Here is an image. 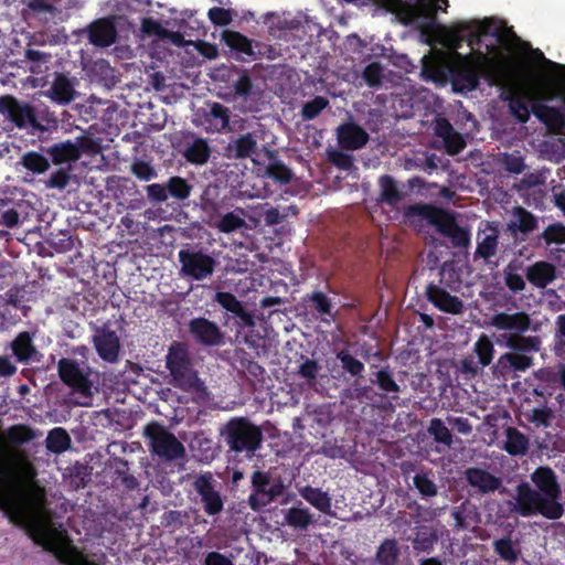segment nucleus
Returning <instances> with one entry per match:
<instances>
[{"mask_svg": "<svg viewBox=\"0 0 565 565\" xmlns=\"http://www.w3.org/2000/svg\"><path fill=\"white\" fill-rule=\"evenodd\" d=\"M489 323L501 331L497 337V344L509 349L492 365V373L504 376L530 370L534 364V354L542 347L539 335H526L532 326L531 316L525 311H501L492 315Z\"/></svg>", "mask_w": 565, "mask_h": 565, "instance_id": "nucleus-1", "label": "nucleus"}, {"mask_svg": "<svg viewBox=\"0 0 565 565\" xmlns=\"http://www.w3.org/2000/svg\"><path fill=\"white\" fill-rule=\"evenodd\" d=\"M531 480L535 488L527 482H521L516 487L515 500L509 501L511 512L521 516L540 514L548 520L562 518V488L554 470L550 467H539L531 475Z\"/></svg>", "mask_w": 565, "mask_h": 565, "instance_id": "nucleus-2", "label": "nucleus"}, {"mask_svg": "<svg viewBox=\"0 0 565 565\" xmlns=\"http://www.w3.org/2000/svg\"><path fill=\"white\" fill-rule=\"evenodd\" d=\"M404 214L407 218L419 216L426 220L440 235L449 238L456 248H467L470 244L469 231L458 224L454 212L449 210L417 203L407 206Z\"/></svg>", "mask_w": 565, "mask_h": 565, "instance_id": "nucleus-3", "label": "nucleus"}, {"mask_svg": "<svg viewBox=\"0 0 565 565\" xmlns=\"http://www.w3.org/2000/svg\"><path fill=\"white\" fill-rule=\"evenodd\" d=\"M220 438L236 455L250 459L264 441L263 430L247 417H232L220 428Z\"/></svg>", "mask_w": 565, "mask_h": 565, "instance_id": "nucleus-4", "label": "nucleus"}, {"mask_svg": "<svg viewBox=\"0 0 565 565\" xmlns=\"http://www.w3.org/2000/svg\"><path fill=\"white\" fill-rule=\"evenodd\" d=\"M166 363L174 387L201 395L205 393L204 383L193 369L188 349L182 343H173L169 348Z\"/></svg>", "mask_w": 565, "mask_h": 565, "instance_id": "nucleus-5", "label": "nucleus"}, {"mask_svg": "<svg viewBox=\"0 0 565 565\" xmlns=\"http://www.w3.org/2000/svg\"><path fill=\"white\" fill-rule=\"evenodd\" d=\"M145 436L149 440L151 452L164 460H177L185 455L183 444L163 425L157 422L146 426Z\"/></svg>", "mask_w": 565, "mask_h": 565, "instance_id": "nucleus-6", "label": "nucleus"}, {"mask_svg": "<svg viewBox=\"0 0 565 565\" xmlns=\"http://www.w3.org/2000/svg\"><path fill=\"white\" fill-rule=\"evenodd\" d=\"M178 259L181 265V275L196 281L211 278L217 265L216 259L202 248L180 249Z\"/></svg>", "mask_w": 565, "mask_h": 565, "instance_id": "nucleus-7", "label": "nucleus"}, {"mask_svg": "<svg viewBox=\"0 0 565 565\" xmlns=\"http://www.w3.org/2000/svg\"><path fill=\"white\" fill-rule=\"evenodd\" d=\"M0 114L19 129L39 128L34 106L12 95L0 96Z\"/></svg>", "mask_w": 565, "mask_h": 565, "instance_id": "nucleus-8", "label": "nucleus"}, {"mask_svg": "<svg viewBox=\"0 0 565 565\" xmlns=\"http://www.w3.org/2000/svg\"><path fill=\"white\" fill-rule=\"evenodd\" d=\"M192 486L200 495L202 508L206 515L214 516L223 511L224 500L216 489L217 482L210 471L198 475Z\"/></svg>", "mask_w": 565, "mask_h": 565, "instance_id": "nucleus-9", "label": "nucleus"}, {"mask_svg": "<svg viewBox=\"0 0 565 565\" xmlns=\"http://www.w3.org/2000/svg\"><path fill=\"white\" fill-rule=\"evenodd\" d=\"M58 376L64 384L85 398L92 397V382L79 364L72 359L62 358L57 363Z\"/></svg>", "mask_w": 565, "mask_h": 565, "instance_id": "nucleus-10", "label": "nucleus"}, {"mask_svg": "<svg viewBox=\"0 0 565 565\" xmlns=\"http://www.w3.org/2000/svg\"><path fill=\"white\" fill-rule=\"evenodd\" d=\"M270 477L267 472L256 470L252 475V486L254 492L248 498V504L254 511H258L276 497L280 494L279 486H271Z\"/></svg>", "mask_w": 565, "mask_h": 565, "instance_id": "nucleus-11", "label": "nucleus"}, {"mask_svg": "<svg viewBox=\"0 0 565 565\" xmlns=\"http://www.w3.org/2000/svg\"><path fill=\"white\" fill-rule=\"evenodd\" d=\"M93 344L103 361L108 363L118 361L121 348L120 339L116 331L111 330L107 323L96 328L93 335Z\"/></svg>", "mask_w": 565, "mask_h": 565, "instance_id": "nucleus-12", "label": "nucleus"}, {"mask_svg": "<svg viewBox=\"0 0 565 565\" xmlns=\"http://www.w3.org/2000/svg\"><path fill=\"white\" fill-rule=\"evenodd\" d=\"M188 328L191 337L201 345L218 347L224 343V335L220 327L204 317L191 319Z\"/></svg>", "mask_w": 565, "mask_h": 565, "instance_id": "nucleus-13", "label": "nucleus"}, {"mask_svg": "<svg viewBox=\"0 0 565 565\" xmlns=\"http://www.w3.org/2000/svg\"><path fill=\"white\" fill-rule=\"evenodd\" d=\"M463 479L475 493L486 495L494 493L502 487V479L479 467H469L463 471Z\"/></svg>", "mask_w": 565, "mask_h": 565, "instance_id": "nucleus-14", "label": "nucleus"}, {"mask_svg": "<svg viewBox=\"0 0 565 565\" xmlns=\"http://www.w3.org/2000/svg\"><path fill=\"white\" fill-rule=\"evenodd\" d=\"M531 111L550 130L556 134H565V96L563 98V109L535 102L531 106Z\"/></svg>", "mask_w": 565, "mask_h": 565, "instance_id": "nucleus-15", "label": "nucleus"}, {"mask_svg": "<svg viewBox=\"0 0 565 565\" xmlns=\"http://www.w3.org/2000/svg\"><path fill=\"white\" fill-rule=\"evenodd\" d=\"M77 79L64 73H55L46 96L58 105H68L76 98Z\"/></svg>", "mask_w": 565, "mask_h": 565, "instance_id": "nucleus-16", "label": "nucleus"}, {"mask_svg": "<svg viewBox=\"0 0 565 565\" xmlns=\"http://www.w3.org/2000/svg\"><path fill=\"white\" fill-rule=\"evenodd\" d=\"M89 43L97 47H107L116 42L117 29L111 19L100 18L87 26Z\"/></svg>", "mask_w": 565, "mask_h": 565, "instance_id": "nucleus-17", "label": "nucleus"}, {"mask_svg": "<svg viewBox=\"0 0 565 565\" xmlns=\"http://www.w3.org/2000/svg\"><path fill=\"white\" fill-rule=\"evenodd\" d=\"M340 147L345 150H359L370 140L367 131L353 121L341 124L337 129Z\"/></svg>", "mask_w": 565, "mask_h": 565, "instance_id": "nucleus-18", "label": "nucleus"}, {"mask_svg": "<svg viewBox=\"0 0 565 565\" xmlns=\"http://www.w3.org/2000/svg\"><path fill=\"white\" fill-rule=\"evenodd\" d=\"M10 349L18 363L40 362L41 353L34 344L33 334L28 331L19 332L11 341Z\"/></svg>", "mask_w": 565, "mask_h": 565, "instance_id": "nucleus-19", "label": "nucleus"}, {"mask_svg": "<svg viewBox=\"0 0 565 565\" xmlns=\"http://www.w3.org/2000/svg\"><path fill=\"white\" fill-rule=\"evenodd\" d=\"M222 41L230 47L231 51L237 54V58L242 61H254L258 58L260 52H256L255 47H258L257 43L255 46L253 45V41L249 40L244 34L233 31L225 30L222 33Z\"/></svg>", "mask_w": 565, "mask_h": 565, "instance_id": "nucleus-20", "label": "nucleus"}, {"mask_svg": "<svg viewBox=\"0 0 565 565\" xmlns=\"http://www.w3.org/2000/svg\"><path fill=\"white\" fill-rule=\"evenodd\" d=\"M426 297L440 311L451 315H460L463 311V302L460 298L450 295L435 284H429L426 287Z\"/></svg>", "mask_w": 565, "mask_h": 565, "instance_id": "nucleus-21", "label": "nucleus"}, {"mask_svg": "<svg viewBox=\"0 0 565 565\" xmlns=\"http://www.w3.org/2000/svg\"><path fill=\"white\" fill-rule=\"evenodd\" d=\"M182 157L193 166H204L211 158L212 149L206 139L191 136L183 143Z\"/></svg>", "mask_w": 565, "mask_h": 565, "instance_id": "nucleus-22", "label": "nucleus"}, {"mask_svg": "<svg viewBox=\"0 0 565 565\" xmlns=\"http://www.w3.org/2000/svg\"><path fill=\"white\" fill-rule=\"evenodd\" d=\"M488 231H479L477 234V248L473 253V259H482L484 263L490 264L491 258L495 256L499 246V232L497 227L488 224Z\"/></svg>", "mask_w": 565, "mask_h": 565, "instance_id": "nucleus-23", "label": "nucleus"}, {"mask_svg": "<svg viewBox=\"0 0 565 565\" xmlns=\"http://www.w3.org/2000/svg\"><path fill=\"white\" fill-rule=\"evenodd\" d=\"M526 279L536 288H546L556 278V267L545 260L536 262L526 268Z\"/></svg>", "mask_w": 565, "mask_h": 565, "instance_id": "nucleus-24", "label": "nucleus"}, {"mask_svg": "<svg viewBox=\"0 0 565 565\" xmlns=\"http://www.w3.org/2000/svg\"><path fill=\"white\" fill-rule=\"evenodd\" d=\"M513 217L514 220L508 223V231L514 237L518 236V233L526 236L537 228V217L522 206H516L513 209Z\"/></svg>", "mask_w": 565, "mask_h": 565, "instance_id": "nucleus-25", "label": "nucleus"}, {"mask_svg": "<svg viewBox=\"0 0 565 565\" xmlns=\"http://www.w3.org/2000/svg\"><path fill=\"white\" fill-rule=\"evenodd\" d=\"M257 150V139L250 134L239 135L226 147V157L233 159H246L252 157Z\"/></svg>", "mask_w": 565, "mask_h": 565, "instance_id": "nucleus-26", "label": "nucleus"}, {"mask_svg": "<svg viewBox=\"0 0 565 565\" xmlns=\"http://www.w3.org/2000/svg\"><path fill=\"white\" fill-rule=\"evenodd\" d=\"M140 31L145 38L170 40L175 44H180L182 40V35L179 32L169 31L160 21L152 17H146L141 20Z\"/></svg>", "mask_w": 565, "mask_h": 565, "instance_id": "nucleus-27", "label": "nucleus"}, {"mask_svg": "<svg viewBox=\"0 0 565 565\" xmlns=\"http://www.w3.org/2000/svg\"><path fill=\"white\" fill-rule=\"evenodd\" d=\"M45 152L50 156L54 164L76 161L82 154L81 148L70 140L54 143L47 147Z\"/></svg>", "mask_w": 565, "mask_h": 565, "instance_id": "nucleus-28", "label": "nucleus"}, {"mask_svg": "<svg viewBox=\"0 0 565 565\" xmlns=\"http://www.w3.org/2000/svg\"><path fill=\"white\" fill-rule=\"evenodd\" d=\"M299 494L320 512L324 514L331 513L332 499L328 492L322 491L320 488L305 486L299 489Z\"/></svg>", "mask_w": 565, "mask_h": 565, "instance_id": "nucleus-29", "label": "nucleus"}, {"mask_svg": "<svg viewBox=\"0 0 565 565\" xmlns=\"http://www.w3.org/2000/svg\"><path fill=\"white\" fill-rule=\"evenodd\" d=\"M491 22L487 19L482 21L466 22L460 25L459 31H470L467 36V43L473 51H478L482 45V36L491 33Z\"/></svg>", "mask_w": 565, "mask_h": 565, "instance_id": "nucleus-30", "label": "nucleus"}, {"mask_svg": "<svg viewBox=\"0 0 565 565\" xmlns=\"http://www.w3.org/2000/svg\"><path fill=\"white\" fill-rule=\"evenodd\" d=\"M451 84L456 92H471L477 88L479 78L469 67H456L450 71Z\"/></svg>", "mask_w": 565, "mask_h": 565, "instance_id": "nucleus-31", "label": "nucleus"}, {"mask_svg": "<svg viewBox=\"0 0 565 565\" xmlns=\"http://www.w3.org/2000/svg\"><path fill=\"white\" fill-rule=\"evenodd\" d=\"M414 551L417 553H430L438 541L436 531L427 525L416 526L414 537L411 539Z\"/></svg>", "mask_w": 565, "mask_h": 565, "instance_id": "nucleus-32", "label": "nucleus"}, {"mask_svg": "<svg viewBox=\"0 0 565 565\" xmlns=\"http://www.w3.org/2000/svg\"><path fill=\"white\" fill-rule=\"evenodd\" d=\"M380 201L390 206H396L404 198L397 182L392 175L384 174L379 179Z\"/></svg>", "mask_w": 565, "mask_h": 565, "instance_id": "nucleus-33", "label": "nucleus"}, {"mask_svg": "<svg viewBox=\"0 0 565 565\" xmlns=\"http://www.w3.org/2000/svg\"><path fill=\"white\" fill-rule=\"evenodd\" d=\"M507 440L503 449L511 456H523L529 450L527 437L514 427L505 430Z\"/></svg>", "mask_w": 565, "mask_h": 565, "instance_id": "nucleus-34", "label": "nucleus"}, {"mask_svg": "<svg viewBox=\"0 0 565 565\" xmlns=\"http://www.w3.org/2000/svg\"><path fill=\"white\" fill-rule=\"evenodd\" d=\"M401 555L398 543L395 539H385L377 547L375 561L379 565H396Z\"/></svg>", "mask_w": 565, "mask_h": 565, "instance_id": "nucleus-35", "label": "nucleus"}, {"mask_svg": "<svg viewBox=\"0 0 565 565\" xmlns=\"http://www.w3.org/2000/svg\"><path fill=\"white\" fill-rule=\"evenodd\" d=\"M285 523L295 530H307L313 523V515L308 508L291 507L285 513Z\"/></svg>", "mask_w": 565, "mask_h": 565, "instance_id": "nucleus-36", "label": "nucleus"}, {"mask_svg": "<svg viewBox=\"0 0 565 565\" xmlns=\"http://www.w3.org/2000/svg\"><path fill=\"white\" fill-rule=\"evenodd\" d=\"M167 189L168 199H173L180 202L188 200L192 192V184L182 177H170L164 183Z\"/></svg>", "mask_w": 565, "mask_h": 565, "instance_id": "nucleus-37", "label": "nucleus"}, {"mask_svg": "<svg viewBox=\"0 0 565 565\" xmlns=\"http://www.w3.org/2000/svg\"><path fill=\"white\" fill-rule=\"evenodd\" d=\"M492 546L494 553L508 564L514 565L519 561L521 551L514 545L510 536L494 540Z\"/></svg>", "mask_w": 565, "mask_h": 565, "instance_id": "nucleus-38", "label": "nucleus"}, {"mask_svg": "<svg viewBox=\"0 0 565 565\" xmlns=\"http://www.w3.org/2000/svg\"><path fill=\"white\" fill-rule=\"evenodd\" d=\"M72 440L68 433L62 427H55L49 431L45 439L46 449L53 454H62L71 447Z\"/></svg>", "mask_w": 565, "mask_h": 565, "instance_id": "nucleus-39", "label": "nucleus"}, {"mask_svg": "<svg viewBox=\"0 0 565 565\" xmlns=\"http://www.w3.org/2000/svg\"><path fill=\"white\" fill-rule=\"evenodd\" d=\"M461 274V269L454 262H445L439 270L440 284L457 291L462 284Z\"/></svg>", "mask_w": 565, "mask_h": 565, "instance_id": "nucleus-40", "label": "nucleus"}, {"mask_svg": "<svg viewBox=\"0 0 565 565\" xmlns=\"http://www.w3.org/2000/svg\"><path fill=\"white\" fill-rule=\"evenodd\" d=\"M335 358L340 361L343 372L352 377H360L365 371L364 363L352 355L347 349L338 351Z\"/></svg>", "mask_w": 565, "mask_h": 565, "instance_id": "nucleus-41", "label": "nucleus"}, {"mask_svg": "<svg viewBox=\"0 0 565 565\" xmlns=\"http://www.w3.org/2000/svg\"><path fill=\"white\" fill-rule=\"evenodd\" d=\"M25 60L30 63V71L33 74H41L49 68V63L51 62L52 55L51 53L36 50V49H26L24 52Z\"/></svg>", "mask_w": 565, "mask_h": 565, "instance_id": "nucleus-42", "label": "nucleus"}, {"mask_svg": "<svg viewBox=\"0 0 565 565\" xmlns=\"http://www.w3.org/2000/svg\"><path fill=\"white\" fill-rule=\"evenodd\" d=\"M244 210L237 209L234 212L224 214L216 223V228L222 233H232L245 227L246 222L243 217Z\"/></svg>", "mask_w": 565, "mask_h": 565, "instance_id": "nucleus-43", "label": "nucleus"}, {"mask_svg": "<svg viewBox=\"0 0 565 565\" xmlns=\"http://www.w3.org/2000/svg\"><path fill=\"white\" fill-rule=\"evenodd\" d=\"M371 379L372 383L376 384L377 387L387 393L394 394V397L399 393V386L395 382L393 374L388 366H385L373 374Z\"/></svg>", "mask_w": 565, "mask_h": 565, "instance_id": "nucleus-44", "label": "nucleus"}, {"mask_svg": "<svg viewBox=\"0 0 565 565\" xmlns=\"http://www.w3.org/2000/svg\"><path fill=\"white\" fill-rule=\"evenodd\" d=\"M21 164L29 171L42 174L50 168L49 160L36 151H28L21 157Z\"/></svg>", "mask_w": 565, "mask_h": 565, "instance_id": "nucleus-45", "label": "nucleus"}, {"mask_svg": "<svg viewBox=\"0 0 565 565\" xmlns=\"http://www.w3.org/2000/svg\"><path fill=\"white\" fill-rule=\"evenodd\" d=\"M473 351L478 356V362L481 367H486L491 364L494 355V347L490 338L486 334H481L475 343Z\"/></svg>", "mask_w": 565, "mask_h": 565, "instance_id": "nucleus-46", "label": "nucleus"}, {"mask_svg": "<svg viewBox=\"0 0 565 565\" xmlns=\"http://www.w3.org/2000/svg\"><path fill=\"white\" fill-rule=\"evenodd\" d=\"M266 174L268 178L281 184H288L291 182L294 173L292 171L280 160L273 159L266 167Z\"/></svg>", "mask_w": 565, "mask_h": 565, "instance_id": "nucleus-47", "label": "nucleus"}, {"mask_svg": "<svg viewBox=\"0 0 565 565\" xmlns=\"http://www.w3.org/2000/svg\"><path fill=\"white\" fill-rule=\"evenodd\" d=\"M206 120L217 130L225 129L230 125V109L220 103H213Z\"/></svg>", "mask_w": 565, "mask_h": 565, "instance_id": "nucleus-48", "label": "nucleus"}, {"mask_svg": "<svg viewBox=\"0 0 565 565\" xmlns=\"http://www.w3.org/2000/svg\"><path fill=\"white\" fill-rule=\"evenodd\" d=\"M504 99L509 102L510 113L519 122L525 124L529 121L530 109L522 96L511 93Z\"/></svg>", "mask_w": 565, "mask_h": 565, "instance_id": "nucleus-49", "label": "nucleus"}, {"mask_svg": "<svg viewBox=\"0 0 565 565\" xmlns=\"http://www.w3.org/2000/svg\"><path fill=\"white\" fill-rule=\"evenodd\" d=\"M413 483L423 499L436 497L438 493L437 484L426 472L416 473Z\"/></svg>", "mask_w": 565, "mask_h": 565, "instance_id": "nucleus-50", "label": "nucleus"}, {"mask_svg": "<svg viewBox=\"0 0 565 565\" xmlns=\"http://www.w3.org/2000/svg\"><path fill=\"white\" fill-rule=\"evenodd\" d=\"M428 433L436 443L450 447L454 443L452 435L440 418L430 419Z\"/></svg>", "mask_w": 565, "mask_h": 565, "instance_id": "nucleus-51", "label": "nucleus"}, {"mask_svg": "<svg viewBox=\"0 0 565 565\" xmlns=\"http://www.w3.org/2000/svg\"><path fill=\"white\" fill-rule=\"evenodd\" d=\"M130 172L140 181L149 182L158 177L156 168L151 162L136 159L130 166Z\"/></svg>", "mask_w": 565, "mask_h": 565, "instance_id": "nucleus-52", "label": "nucleus"}, {"mask_svg": "<svg viewBox=\"0 0 565 565\" xmlns=\"http://www.w3.org/2000/svg\"><path fill=\"white\" fill-rule=\"evenodd\" d=\"M329 106V100L323 96H316L313 99L303 104L301 117L303 120H312Z\"/></svg>", "mask_w": 565, "mask_h": 565, "instance_id": "nucleus-53", "label": "nucleus"}, {"mask_svg": "<svg viewBox=\"0 0 565 565\" xmlns=\"http://www.w3.org/2000/svg\"><path fill=\"white\" fill-rule=\"evenodd\" d=\"M546 246L565 244V225L562 223L550 224L540 235Z\"/></svg>", "mask_w": 565, "mask_h": 565, "instance_id": "nucleus-54", "label": "nucleus"}, {"mask_svg": "<svg viewBox=\"0 0 565 565\" xmlns=\"http://www.w3.org/2000/svg\"><path fill=\"white\" fill-rule=\"evenodd\" d=\"M518 266L514 262L508 264L504 269V284L514 294L524 290L525 281L523 277L515 273Z\"/></svg>", "mask_w": 565, "mask_h": 565, "instance_id": "nucleus-55", "label": "nucleus"}, {"mask_svg": "<svg viewBox=\"0 0 565 565\" xmlns=\"http://www.w3.org/2000/svg\"><path fill=\"white\" fill-rule=\"evenodd\" d=\"M35 120L39 128H32V130L39 132H47L52 129H56L58 125L56 115L53 111H50L47 108L39 113L35 110Z\"/></svg>", "mask_w": 565, "mask_h": 565, "instance_id": "nucleus-56", "label": "nucleus"}, {"mask_svg": "<svg viewBox=\"0 0 565 565\" xmlns=\"http://www.w3.org/2000/svg\"><path fill=\"white\" fill-rule=\"evenodd\" d=\"M8 440L14 445H22L33 439V430L26 425H14L8 429Z\"/></svg>", "mask_w": 565, "mask_h": 565, "instance_id": "nucleus-57", "label": "nucleus"}, {"mask_svg": "<svg viewBox=\"0 0 565 565\" xmlns=\"http://www.w3.org/2000/svg\"><path fill=\"white\" fill-rule=\"evenodd\" d=\"M565 96V88L563 83L557 81H551L543 85L541 92V98L544 102H553L559 99L563 103Z\"/></svg>", "mask_w": 565, "mask_h": 565, "instance_id": "nucleus-58", "label": "nucleus"}, {"mask_svg": "<svg viewBox=\"0 0 565 565\" xmlns=\"http://www.w3.org/2000/svg\"><path fill=\"white\" fill-rule=\"evenodd\" d=\"M218 191L220 188L216 184H209L202 195H201V205L204 211H213L216 212L218 207Z\"/></svg>", "mask_w": 565, "mask_h": 565, "instance_id": "nucleus-59", "label": "nucleus"}, {"mask_svg": "<svg viewBox=\"0 0 565 565\" xmlns=\"http://www.w3.org/2000/svg\"><path fill=\"white\" fill-rule=\"evenodd\" d=\"M306 300L310 301L320 315H331L332 303L330 298L322 291H313L307 295Z\"/></svg>", "mask_w": 565, "mask_h": 565, "instance_id": "nucleus-60", "label": "nucleus"}, {"mask_svg": "<svg viewBox=\"0 0 565 565\" xmlns=\"http://www.w3.org/2000/svg\"><path fill=\"white\" fill-rule=\"evenodd\" d=\"M554 353H565V313L557 316L555 320Z\"/></svg>", "mask_w": 565, "mask_h": 565, "instance_id": "nucleus-61", "label": "nucleus"}, {"mask_svg": "<svg viewBox=\"0 0 565 565\" xmlns=\"http://www.w3.org/2000/svg\"><path fill=\"white\" fill-rule=\"evenodd\" d=\"M321 366L316 360L306 359L298 369V375L305 379L308 383H315L318 379Z\"/></svg>", "mask_w": 565, "mask_h": 565, "instance_id": "nucleus-62", "label": "nucleus"}, {"mask_svg": "<svg viewBox=\"0 0 565 565\" xmlns=\"http://www.w3.org/2000/svg\"><path fill=\"white\" fill-rule=\"evenodd\" d=\"M214 300L225 310L235 313L241 310L242 302L235 295L228 291H217Z\"/></svg>", "mask_w": 565, "mask_h": 565, "instance_id": "nucleus-63", "label": "nucleus"}, {"mask_svg": "<svg viewBox=\"0 0 565 565\" xmlns=\"http://www.w3.org/2000/svg\"><path fill=\"white\" fill-rule=\"evenodd\" d=\"M363 78L370 87H376L382 84L383 68L380 63H371L363 71Z\"/></svg>", "mask_w": 565, "mask_h": 565, "instance_id": "nucleus-64", "label": "nucleus"}]
</instances>
